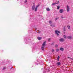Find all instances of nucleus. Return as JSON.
Segmentation results:
<instances>
[{"label": "nucleus", "instance_id": "nucleus-25", "mask_svg": "<svg viewBox=\"0 0 73 73\" xmlns=\"http://www.w3.org/2000/svg\"><path fill=\"white\" fill-rule=\"evenodd\" d=\"M27 0H25V3H27Z\"/></svg>", "mask_w": 73, "mask_h": 73}, {"label": "nucleus", "instance_id": "nucleus-14", "mask_svg": "<svg viewBox=\"0 0 73 73\" xmlns=\"http://www.w3.org/2000/svg\"><path fill=\"white\" fill-rule=\"evenodd\" d=\"M57 59L58 61H59V60H60V56H58Z\"/></svg>", "mask_w": 73, "mask_h": 73}, {"label": "nucleus", "instance_id": "nucleus-6", "mask_svg": "<svg viewBox=\"0 0 73 73\" xmlns=\"http://www.w3.org/2000/svg\"><path fill=\"white\" fill-rule=\"evenodd\" d=\"M60 41L61 42H63V41H64V39L63 38H61L60 39Z\"/></svg>", "mask_w": 73, "mask_h": 73}, {"label": "nucleus", "instance_id": "nucleus-17", "mask_svg": "<svg viewBox=\"0 0 73 73\" xmlns=\"http://www.w3.org/2000/svg\"><path fill=\"white\" fill-rule=\"evenodd\" d=\"M49 24H52V21H49Z\"/></svg>", "mask_w": 73, "mask_h": 73}, {"label": "nucleus", "instance_id": "nucleus-15", "mask_svg": "<svg viewBox=\"0 0 73 73\" xmlns=\"http://www.w3.org/2000/svg\"><path fill=\"white\" fill-rule=\"evenodd\" d=\"M57 9H60V6H58L57 7Z\"/></svg>", "mask_w": 73, "mask_h": 73}, {"label": "nucleus", "instance_id": "nucleus-29", "mask_svg": "<svg viewBox=\"0 0 73 73\" xmlns=\"http://www.w3.org/2000/svg\"><path fill=\"white\" fill-rule=\"evenodd\" d=\"M61 18H62V19H63V17H62V16H61Z\"/></svg>", "mask_w": 73, "mask_h": 73}, {"label": "nucleus", "instance_id": "nucleus-13", "mask_svg": "<svg viewBox=\"0 0 73 73\" xmlns=\"http://www.w3.org/2000/svg\"><path fill=\"white\" fill-rule=\"evenodd\" d=\"M42 38H41V37H38L37 38L38 40H41V39Z\"/></svg>", "mask_w": 73, "mask_h": 73}, {"label": "nucleus", "instance_id": "nucleus-9", "mask_svg": "<svg viewBox=\"0 0 73 73\" xmlns=\"http://www.w3.org/2000/svg\"><path fill=\"white\" fill-rule=\"evenodd\" d=\"M46 10L47 11H49L50 10V9H49V7L46 8Z\"/></svg>", "mask_w": 73, "mask_h": 73}, {"label": "nucleus", "instance_id": "nucleus-3", "mask_svg": "<svg viewBox=\"0 0 73 73\" xmlns=\"http://www.w3.org/2000/svg\"><path fill=\"white\" fill-rule=\"evenodd\" d=\"M67 12H69V10H70V8H69V7L68 6H67Z\"/></svg>", "mask_w": 73, "mask_h": 73}, {"label": "nucleus", "instance_id": "nucleus-4", "mask_svg": "<svg viewBox=\"0 0 73 73\" xmlns=\"http://www.w3.org/2000/svg\"><path fill=\"white\" fill-rule=\"evenodd\" d=\"M59 3V1H58L57 3H52V5L53 6L55 4H58Z\"/></svg>", "mask_w": 73, "mask_h": 73}, {"label": "nucleus", "instance_id": "nucleus-20", "mask_svg": "<svg viewBox=\"0 0 73 73\" xmlns=\"http://www.w3.org/2000/svg\"><path fill=\"white\" fill-rule=\"evenodd\" d=\"M57 46H58V45L57 44L55 45V47H56V48H57Z\"/></svg>", "mask_w": 73, "mask_h": 73}, {"label": "nucleus", "instance_id": "nucleus-22", "mask_svg": "<svg viewBox=\"0 0 73 73\" xmlns=\"http://www.w3.org/2000/svg\"><path fill=\"white\" fill-rule=\"evenodd\" d=\"M58 51H59V49H56V51L58 52Z\"/></svg>", "mask_w": 73, "mask_h": 73}, {"label": "nucleus", "instance_id": "nucleus-27", "mask_svg": "<svg viewBox=\"0 0 73 73\" xmlns=\"http://www.w3.org/2000/svg\"><path fill=\"white\" fill-rule=\"evenodd\" d=\"M64 31H65V27L64 28Z\"/></svg>", "mask_w": 73, "mask_h": 73}, {"label": "nucleus", "instance_id": "nucleus-11", "mask_svg": "<svg viewBox=\"0 0 73 73\" xmlns=\"http://www.w3.org/2000/svg\"><path fill=\"white\" fill-rule=\"evenodd\" d=\"M60 64L61 63L59 62H58L57 63V65H60Z\"/></svg>", "mask_w": 73, "mask_h": 73}, {"label": "nucleus", "instance_id": "nucleus-16", "mask_svg": "<svg viewBox=\"0 0 73 73\" xmlns=\"http://www.w3.org/2000/svg\"><path fill=\"white\" fill-rule=\"evenodd\" d=\"M67 27H68V29H70V26H69V25L67 26Z\"/></svg>", "mask_w": 73, "mask_h": 73}, {"label": "nucleus", "instance_id": "nucleus-10", "mask_svg": "<svg viewBox=\"0 0 73 73\" xmlns=\"http://www.w3.org/2000/svg\"><path fill=\"white\" fill-rule=\"evenodd\" d=\"M60 50H61V51H63V50H64V48L61 47L60 48Z\"/></svg>", "mask_w": 73, "mask_h": 73}, {"label": "nucleus", "instance_id": "nucleus-30", "mask_svg": "<svg viewBox=\"0 0 73 73\" xmlns=\"http://www.w3.org/2000/svg\"><path fill=\"white\" fill-rule=\"evenodd\" d=\"M13 68V67H12V68Z\"/></svg>", "mask_w": 73, "mask_h": 73}, {"label": "nucleus", "instance_id": "nucleus-12", "mask_svg": "<svg viewBox=\"0 0 73 73\" xmlns=\"http://www.w3.org/2000/svg\"><path fill=\"white\" fill-rule=\"evenodd\" d=\"M44 47H45V46H42L41 47V49L42 50H44Z\"/></svg>", "mask_w": 73, "mask_h": 73}, {"label": "nucleus", "instance_id": "nucleus-26", "mask_svg": "<svg viewBox=\"0 0 73 73\" xmlns=\"http://www.w3.org/2000/svg\"><path fill=\"white\" fill-rule=\"evenodd\" d=\"M5 69V67H4V68H3V70H4V69Z\"/></svg>", "mask_w": 73, "mask_h": 73}, {"label": "nucleus", "instance_id": "nucleus-19", "mask_svg": "<svg viewBox=\"0 0 73 73\" xmlns=\"http://www.w3.org/2000/svg\"><path fill=\"white\" fill-rule=\"evenodd\" d=\"M64 37L65 38H66V36L65 35H64Z\"/></svg>", "mask_w": 73, "mask_h": 73}, {"label": "nucleus", "instance_id": "nucleus-28", "mask_svg": "<svg viewBox=\"0 0 73 73\" xmlns=\"http://www.w3.org/2000/svg\"><path fill=\"white\" fill-rule=\"evenodd\" d=\"M52 52H54V50L52 49Z\"/></svg>", "mask_w": 73, "mask_h": 73}, {"label": "nucleus", "instance_id": "nucleus-24", "mask_svg": "<svg viewBox=\"0 0 73 73\" xmlns=\"http://www.w3.org/2000/svg\"><path fill=\"white\" fill-rule=\"evenodd\" d=\"M57 19H57V18H56L55 19V20H57Z\"/></svg>", "mask_w": 73, "mask_h": 73}, {"label": "nucleus", "instance_id": "nucleus-7", "mask_svg": "<svg viewBox=\"0 0 73 73\" xmlns=\"http://www.w3.org/2000/svg\"><path fill=\"white\" fill-rule=\"evenodd\" d=\"M45 44H46V41L44 42L42 44V46H45Z\"/></svg>", "mask_w": 73, "mask_h": 73}, {"label": "nucleus", "instance_id": "nucleus-23", "mask_svg": "<svg viewBox=\"0 0 73 73\" xmlns=\"http://www.w3.org/2000/svg\"><path fill=\"white\" fill-rule=\"evenodd\" d=\"M48 41H50V38H48Z\"/></svg>", "mask_w": 73, "mask_h": 73}, {"label": "nucleus", "instance_id": "nucleus-2", "mask_svg": "<svg viewBox=\"0 0 73 73\" xmlns=\"http://www.w3.org/2000/svg\"><path fill=\"white\" fill-rule=\"evenodd\" d=\"M55 34L57 35V36H58L59 35L58 33H60V32L59 31H58L57 30L55 31Z\"/></svg>", "mask_w": 73, "mask_h": 73}, {"label": "nucleus", "instance_id": "nucleus-18", "mask_svg": "<svg viewBox=\"0 0 73 73\" xmlns=\"http://www.w3.org/2000/svg\"><path fill=\"white\" fill-rule=\"evenodd\" d=\"M50 26H51V27H54V25H51Z\"/></svg>", "mask_w": 73, "mask_h": 73}, {"label": "nucleus", "instance_id": "nucleus-8", "mask_svg": "<svg viewBox=\"0 0 73 73\" xmlns=\"http://www.w3.org/2000/svg\"><path fill=\"white\" fill-rule=\"evenodd\" d=\"M67 38H68L69 39H71V38H72V37L71 36H69L67 37Z\"/></svg>", "mask_w": 73, "mask_h": 73}, {"label": "nucleus", "instance_id": "nucleus-5", "mask_svg": "<svg viewBox=\"0 0 73 73\" xmlns=\"http://www.w3.org/2000/svg\"><path fill=\"white\" fill-rule=\"evenodd\" d=\"M63 12H64V10L63 9H61L59 11L60 13H62Z\"/></svg>", "mask_w": 73, "mask_h": 73}, {"label": "nucleus", "instance_id": "nucleus-21", "mask_svg": "<svg viewBox=\"0 0 73 73\" xmlns=\"http://www.w3.org/2000/svg\"><path fill=\"white\" fill-rule=\"evenodd\" d=\"M40 6V4L38 5L37 6V7H38Z\"/></svg>", "mask_w": 73, "mask_h": 73}, {"label": "nucleus", "instance_id": "nucleus-1", "mask_svg": "<svg viewBox=\"0 0 73 73\" xmlns=\"http://www.w3.org/2000/svg\"><path fill=\"white\" fill-rule=\"evenodd\" d=\"M35 9V12L37 11V6H36L35 8V4L34 3L33 4V5L32 6V9L33 11H34Z\"/></svg>", "mask_w": 73, "mask_h": 73}]
</instances>
